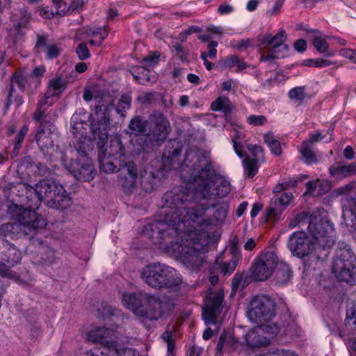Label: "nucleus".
<instances>
[{
    "label": "nucleus",
    "mask_w": 356,
    "mask_h": 356,
    "mask_svg": "<svg viewBox=\"0 0 356 356\" xmlns=\"http://www.w3.org/2000/svg\"><path fill=\"white\" fill-rule=\"evenodd\" d=\"M172 213H163V220L149 224L148 236L153 243L163 245L179 256L184 265L192 270H198L205 261L210 237L204 229L188 226L187 216L181 220L175 218Z\"/></svg>",
    "instance_id": "f257e3e1"
},
{
    "label": "nucleus",
    "mask_w": 356,
    "mask_h": 356,
    "mask_svg": "<svg viewBox=\"0 0 356 356\" xmlns=\"http://www.w3.org/2000/svg\"><path fill=\"white\" fill-rule=\"evenodd\" d=\"M191 199L192 196L184 191H168L162 198L161 213L175 211V218L178 220L187 216L186 224L191 228L200 229L204 225H217L226 218L229 209L227 202L218 200L214 204H196Z\"/></svg>",
    "instance_id": "f03ea898"
},
{
    "label": "nucleus",
    "mask_w": 356,
    "mask_h": 356,
    "mask_svg": "<svg viewBox=\"0 0 356 356\" xmlns=\"http://www.w3.org/2000/svg\"><path fill=\"white\" fill-rule=\"evenodd\" d=\"M184 165L197 172L193 179V184L195 193L202 198H222L230 193V184L217 177L209 153L187 152Z\"/></svg>",
    "instance_id": "7ed1b4c3"
},
{
    "label": "nucleus",
    "mask_w": 356,
    "mask_h": 356,
    "mask_svg": "<svg viewBox=\"0 0 356 356\" xmlns=\"http://www.w3.org/2000/svg\"><path fill=\"white\" fill-rule=\"evenodd\" d=\"M18 192L19 196H25L26 198H32L34 195L38 202L44 201L51 207L59 209H65L71 204V198L64 189L63 186L51 179H44L39 181L35 188L26 183H21L14 188Z\"/></svg>",
    "instance_id": "20e7f679"
},
{
    "label": "nucleus",
    "mask_w": 356,
    "mask_h": 356,
    "mask_svg": "<svg viewBox=\"0 0 356 356\" xmlns=\"http://www.w3.org/2000/svg\"><path fill=\"white\" fill-rule=\"evenodd\" d=\"M308 229L313 238L305 232H296L289 238L288 247L293 254L298 258H303L312 254L314 250L315 243L323 246L329 245L328 229H332V227L327 223L321 222L316 224L310 222Z\"/></svg>",
    "instance_id": "39448f33"
},
{
    "label": "nucleus",
    "mask_w": 356,
    "mask_h": 356,
    "mask_svg": "<svg viewBox=\"0 0 356 356\" xmlns=\"http://www.w3.org/2000/svg\"><path fill=\"white\" fill-rule=\"evenodd\" d=\"M141 277L149 286L175 290L182 282V279L176 270L161 263L146 266L141 272Z\"/></svg>",
    "instance_id": "423d86ee"
},
{
    "label": "nucleus",
    "mask_w": 356,
    "mask_h": 356,
    "mask_svg": "<svg viewBox=\"0 0 356 356\" xmlns=\"http://www.w3.org/2000/svg\"><path fill=\"white\" fill-rule=\"evenodd\" d=\"M356 258L348 245L337 251L332 263V273L339 282L352 283L356 277Z\"/></svg>",
    "instance_id": "0eeeda50"
},
{
    "label": "nucleus",
    "mask_w": 356,
    "mask_h": 356,
    "mask_svg": "<svg viewBox=\"0 0 356 356\" xmlns=\"http://www.w3.org/2000/svg\"><path fill=\"white\" fill-rule=\"evenodd\" d=\"M88 340L101 345L99 353L107 356H122L121 350L117 347L115 332L106 327H98L90 330L88 334ZM124 354H129L131 352L130 348L122 350Z\"/></svg>",
    "instance_id": "6e6552de"
},
{
    "label": "nucleus",
    "mask_w": 356,
    "mask_h": 356,
    "mask_svg": "<svg viewBox=\"0 0 356 356\" xmlns=\"http://www.w3.org/2000/svg\"><path fill=\"white\" fill-rule=\"evenodd\" d=\"M141 312H138V317L143 321H156L172 311L173 305L165 299L146 293Z\"/></svg>",
    "instance_id": "1a4fd4ad"
},
{
    "label": "nucleus",
    "mask_w": 356,
    "mask_h": 356,
    "mask_svg": "<svg viewBox=\"0 0 356 356\" xmlns=\"http://www.w3.org/2000/svg\"><path fill=\"white\" fill-rule=\"evenodd\" d=\"M286 38L284 30L280 31L275 35H266L263 39V44H266L265 50L261 54V61H268L273 59L284 58L287 55L289 49L284 44Z\"/></svg>",
    "instance_id": "9d476101"
},
{
    "label": "nucleus",
    "mask_w": 356,
    "mask_h": 356,
    "mask_svg": "<svg viewBox=\"0 0 356 356\" xmlns=\"http://www.w3.org/2000/svg\"><path fill=\"white\" fill-rule=\"evenodd\" d=\"M278 264V257L273 252H264L254 259L251 275L256 281H265L273 274Z\"/></svg>",
    "instance_id": "9b49d317"
},
{
    "label": "nucleus",
    "mask_w": 356,
    "mask_h": 356,
    "mask_svg": "<svg viewBox=\"0 0 356 356\" xmlns=\"http://www.w3.org/2000/svg\"><path fill=\"white\" fill-rule=\"evenodd\" d=\"M248 315L255 323L268 322L275 316V304L266 296H257L252 300Z\"/></svg>",
    "instance_id": "f8f14e48"
},
{
    "label": "nucleus",
    "mask_w": 356,
    "mask_h": 356,
    "mask_svg": "<svg viewBox=\"0 0 356 356\" xmlns=\"http://www.w3.org/2000/svg\"><path fill=\"white\" fill-rule=\"evenodd\" d=\"M71 124V133L74 136L73 145L79 154L85 156L92 149L91 138L86 135L85 126H88V124L80 120L78 114L75 113L72 118Z\"/></svg>",
    "instance_id": "ddd939ff"
},
{
    "label": "nucleus",
    "mask_w": 356,
    "mask_h": 356,
    "mask_svg": "<svg viewBox=\"0 0 356 356\" xmlns=\"http://www.w3.org/2000/svg\"><path fill=\"white\" fill-rule=\"evenodd\" d=\"M170 124L167 118L161 113H155L150 117L149 133L147 138L156 145H161L170 132Z\"/></svg>",
    "instance_id": "4468645a"
},
{
    "label": "nucleus",
    "mask_w": 356,
    "mask_h": 356,
    "mask_svg": "<svg viewBox=\"0 0 356 356\" xmlns=\"http://www.w3.org/2000/svg\"><path fill=\"white\" fill-rule=\"evenodd\" d=\"M118 181L124 193L129 195L136 188L138 170L136 163L131 161L119 163Z\"/></svg>",
    "instance_id": "2eb2a0df"
},
{
    "label": "nucleus",
    "mask_w": 356,
    "mask_h": 356,
    "mask_svg": "<svg viewBox=\"0 0 356 356\" xmlns=\"http://www.w3.org/2000/svg\"><path fill=\"white\" fill-rule=\"evenodd\" d=\"M15 220L21 227V233L24 235L34 234L38 228H43L47 221L32 209H19Z\"/></svg>",
    "instance_id": "dca6fc26"
},
{
    "label": "nucleus",
    "mask_w": 356,
    "mask_h": 356,
    "mask_svg": "<svg viewBox=\"0 0 356 356\" xmlns=\"http://www.w3.org/2000/svg\"><path fill=\"white\" fill-rule=\"evenodd\" d=\"M224 291L219 289L216 292H211L205 298L202 308V317L206 324H216L218 316L222 310Z\"/></svg>",
    "instance_id": "f3484780"
},
{
    "label": "nucleus",
    "mask_w": 356,
    "mask_h": 356,
    "mask_svg": "<svg viewBox=\"0 0 356 356\" xmlns=\"http://www.w3.org/2000/svg\"><path fill=\"white\" fill-rule=\"evenodd\" d=\"M21 259V252L15 245L5 241L0 254V275L9 276V268L18 264Z\"/></svg>",
    "instance_id": "a211bd4d"
},
{
    "label": "nucleus",
    "mask_w": 356,
    "mask_h": 356,
    "mask_svg": "<svg viewBox=\"0 0 356 356\" xmlns=\"http://www.w3.org/2000/svg\"><path fill=\"white\" fill-rule=\"evenodd\" d=\"M110 128L109 120L105 116L90 124L93 139L98 140L97 147L102 149L108 140V131Z\"/></svg>",
    "instance_id": "6ab92c4d"
},
{
    "label": "nucleus",
    "mask_w": 356,
    "mask_h": 356,
    "mask_svg": "<svg viewBox=\"0 0 356 356\" xmlns=\"http://www.w3.org/2000/svg\"><path fill=\"white\" fill-rule=\"evenodd\" d=\"M63 165L76 179L81 181H88L93 178L92 165L90 164L81 165L76 161H72L67 163L65 159H63Z\"/></svg>",
    "instance_id": "aec40b11"
},
{
    "label": "nucleus",
    "mask_w": 356,
    "mask_h": 356,
    "mask_svg": "<svg viewBox=\"0 0 356 356\" xmlns=\"http://www.w3.org/2000/svg\"><path fill=\"white\" fill-rule=\"evenodd\" d=\"M53 129L51 128L44 129L38 127L35 131V140L40 151L44 155H51L54 150V141L51 138Z\"/></svg>",
    "instance_id": "412c9836"
},
{
    "label": "nucleus",
    "mask_w": 356,
    "mask_h": 356,
    "mask_svg": "<svg viewBox=\"0 0 356 356\" xmlns=\"http://www.w3.org/2000/svg\"><path fill=\"white\" fill-rule=\"evenodd\" d=\"M330 177L343 179L356 175V163L335 162L329 168Z\"/></svg>",
    "instance_id": "4be33fe9"
},
{
    "label": "nucleus",
    "mask_w": 356,
    "mask_h": 356,
    "mask_svg": "<svg viewBox=\"0 0 356 356\" xmlns=\"http://www.w3.org/2000/svg\"><path fill=\"white\" fill-rule=\"evenodd\" d=\"M146 293H126L122 296V303L129 309L131 310L138 317V312H141L143 307L144 296Z\"/></svg>",
    "instance_id": "5701e85b"
},
{
    "label": "nucleus",
    "mask_w": 356,
    "mask_h": 356,
    "mask_svg": "<svg viewBox=\"0 0 356 356\" xmlns=\"http://www.w3.org/2000/svg\"><path fill=\"white\" fill-rule=\"evenodd\" d=\"M57 118L56 111L51 109L37 108L33 113V120L39 123L38 127L42 128L48 129L54 128V122Z\"/></svg>",
    "instance_id": "b1692460"
},
{
    "label": "nucleus",
    "mask_w": 356,
    "mask_h": 356,
    "mask_svg": "<svg viewBox=\"0 0 356 356\" xmlns=\"http://www.w3.org/2000/svg\"><path fill=\"white\" fill-rule=\"evenodd\" d=\"M264 329L256 327L250 330L245 335V341L250 348H259L270 343V339L263 337Z\"/></svg>",
    "instance_id": "393cba45"
},
{
    "label": "nucleus",
    "mask_w": 356,
    "mask_h": 356,
    "mask_svg": "<svg viewBox=\"0 0 356 356\" xmlns=\"http://www.w3.org/2000/svg\"><path fill=\"white\" fill-rule=\"evenodd\" d=\"M104 152H106V156L114 158V160L118 159V162L122 163V161H126L125 149L122 145V142L118 138L111 139L108 147L104 149Z\"/></svg>",
    "instance_id": "a878e982"
},
{
    "label": "nucleus",
    "mask_w": 356,
    "mask_h": 356,
    "mask_svg": "<svg viewBox=\"0 0 356 356\" xmlns=\"http://www.w3.org/2000/svg\"><path fill=\"white\" fill-rule=\"evenodd\" d=\"M132 75L134 79L142 85L152 84L157 80V74L154 71H150L143 67H136Z\"/></svg>",
    "instance_id": "bb28decb"
},
{
    "label": "nucleus",
    "mask_w": 356,
    "mask_h": 356,
    "mask_svg": "<svg viewBox=\"0 0 356 356\" xmlns=\"http://www.w3.org/2000/svg\"><path fill=\"white\" fill-rule=\"evenodd\" d=\"M11 83L12 85L8 95L9 98H10L12 96L13 84L17 85V87L22 91H24L26 89H29L31 87L32 85H33V82L29 79V76L25 75L21 70H17L14 73L11 79Z\"/></svg>",
    "instance_id": "cd10ccee"
},
{
    "label": "nucleus",
    "mask_w": 356,
    "mask_h": 356,
    "mask_svg": "<svg viewBox=\"0 0 356 356\" xmlns=\"http://www.w3.org/2000/svg\"><path fill=\"white\" fill-rule=\"evenodd\" d=\"M98 160L101 169L106 173L113 172L115 169L119 168L118 159L116 161L114 158L107 156L103 148L99 149Z\"/></svg>",
    "instance_id": "c85d7f7f"
},
{
    "label": "nucleus",
    "mask_w": 356,
    "mask_h": 356,
    "mask_svg": "<svg viewBox=\"0 0 356 356\" xmlns=\"http://www.w3.org/2000/svg\"><path fill=\"white\" fill-rule=\"evenodd\" d=\"M298 149L301 154L302 161L307 165L318 162V159L314 152L312 145L309 144V142L303 141Z\"/></svg>",
    "instance_id": "c756f323"
},
{
    "label": "nucleus",
    "mask_w": 356,
    "mask_h": 356,
    "mask_svg": "<svg viewBox=\"0 0 356 356\" xmlns=\"http://www.w3.org/2000/svg\"><path fill=\"white\" fill-rule=\"evenodd\" d=\"M67 81L62 77H56L49 81L47 95L59 96L66 88Z\"/></svg>",
    "instance_id": "7c9ffc66"
},
{
    "label": "nucleus",
    "mask_w": 356,
    "mask_h": 356,
    "mask_svg": "<svg viewBox=\"0 0 356 356\" xmlns=\"http://www.w3.org/2000/svg\"><path fill=\"white\" fill-rule=\"evenodd\" d=\"M108 29L106 26H104L103 28L97 29H82L77 31L76 33V40H81L83 38L82 35L83 33L87 34L89 36L92 37H98L99 40L102 42L104 40L105 38H107L108 34Z\"/></svg>",
    "instance_id": "2f4dec72"
},
{
    "label": "nucleus",
    "mask_w": 356,
    "mask_h": 356,
    "mask_svg": "<svg viewBox=\"0 0 356 356\" xmlns=\"http://www.w3.org/2000/svg\"><path fill=\"white\" fill-rule=\"evenodd\" d=\"M293 276V272L286 264H281L275 273V281L279 285L286 284Z\"/></svg>",
    "instance_id": "473e14b6"
},
{
    "label": "nucleus",
    "mask_w": 356,
    "mask_h": 356,
    "mask_svg": "<svg viewBox=\"0 0 356 356\" xmlns=\"http://www.w3.org/2000/svg\"><path fill=\"white\" fill-rule=\"evenodd\" d=\"M211 108L216 111L222 110L227 115L232 112L233 106L228 97L220 96L211 103Z\"/></svg>",
    "instance_id": "72a5a7b5"
},
{
    "label": "nucleus",
    "mask_w": 356,
    "mask_h": 356,
    "mask_svg": "<svg viewBox=\"0 0 356 356\" xmlns=\"http://www.w3.org/2000/svg\"><path fill=\"white\" fill-rule=\"evenodd\" d=\"M21 233V227L17 221L15 223L7 222L0 227V235L4 237L14 238Z\"/></svg>",
    "instance_id": "f704fd0d"
},
{
    "label": "nucleus",
    "mask_w": 356,
    "mask_h": 356,
    "mask_svg": "<svg viewBox=\"0 0 356 356\" xmlns=\"http://www.w3.org/2000/svg\"><path fill=\"white\" fill-rule=\"evenodd\" d=\"M259 162L250 159L249 156L245 157L243 161L245 174L248 178H252L257 175L259 170Z\"/></svg>",
    "instance_id": "c9c22d12"
},
{
    "label": "nucleus",
    "mask_w": 356,
    "mask_h": 356,
    "mask_svg": "<svg viewBox=\"0 0 356 356\" xmlns=\"http://www.w3.org/2000/svg\"><path fill=\"white\" fill-rule=\"evenodd\" d=\"M236 343L237 341L232 335L228 333H222L217 344L216 350L218 353H221L224 349L234 346Z\"/></svg>",
    "instance_id": "e433bc0d"
},
{
    "label": "nucleus",
    "mask_w": 356,
    "mask_h": 356,
    "mask_svg": "<svg viewBox=\"0 0 356 356\" xmlns=\"http://www.w3.org/2000/svg\"><path fill=\"white\" fill-rule=\"evenodd\" d=\"M264 142L268 145L271 152L275 155L279 156L282 154V147L279 140H277L273 133H268L264 136Z\"/></svg>",
    "instance_id": "4c0bfd02"
},
{
    "label": "nucleus",
    "mask_w": 356,
    "mask_h": 356,
    "mask_svg": "<svg viewBox=\"0 0 356 356\" xmlns=\"http://www.w3.org/2000/svg\"><path fill=\"white\" fill-rule=\"evenodd\" d=\"M147 127V121L143 120L140 116L134 117L130 122L129 128L136 134H144Z\"/></svg>",
    "instance_id": "58836bf2"
},
{
    "label": "nucleus",
    "mask_w": 356,
    "mask_h": 356,
    "mask_svg": "<svg viewBox=\"0 0 356 356\" xmlns=\"http://www.w3.org/2000/svg\"><path fill=\"white\" fill-rule=\"evenodd\" d=\"M247 149L250 153V159H254L255 161L261 163L265 161V156L264 149L257 145H248Z\"/></svg>",
    "instance_id": "ea45409f"
},
{
    "label": "nucleus",
    "mask_w": 356,
    "mask_h": 356,
    "mask_svg": "<svg viewBox=\"0 0 356 356\" xmlns=\"http://www.w3.org/2000/svg\"><path fill=\"white\" fill-rule=\"evenodd\" d=\"M29 131V127L27 125H24L17 133L14 140H13V145H14V151L18 152L22 146L23 141L24 140L25 136H26L27 133Z\"/></svg>",
    "instance_id": "a19ab883"
},
{
    "label": "nucleus",
    "mask_w": 356,
    "mask_h": 356,
    "mask_svg": "<svg viewBox=\"0 0 356 356\" xmlns=\"http://www.w3.org/2000/svg\"><path fill=\"white\" fill-rule=\"evenodd\" d=\"M45 67L43 65L35 67L31 72L29 79L33 82L34 88H38L40 84V79L44 75Z\"/></svg>",
    "instance_id": "79ce46f5"
},
{
    "label": "nucleus",
    "mask_w": 356,
    "mask_h": 356,
    "mask_svg": "<svg viewBox=\"0 0 356 356\" xmlns=\"http://www.w3.org/2000/svg\"><path fill=\"white\" fill-rule=\"evenodd\" d=\"M179 153L180 151L178 149H175L172 152L171 157L165 156L163 157V170L164 171L170 170L176 167L175 159L179 154Z\"/></svg>",
    "instance_id": "37998d69"
},
{
    "label": "nucleus",
    "mask_w": 356,
    "mask_h": 356,
    "mask_svg": "<svg viewBox=\"0 0 356 356\" xmlns=\"http://www.w3.org/2000/svg\"><path fill=\"white\" fill-rule=\"evenodd\" d=\"M289 97L296 102H302L307 97L305 88L303 86L296 87L289 92Z\"/></svg>",
    "instance_id": "c03bdc74"
},
{
    "label": "nucleus",
    "mask_w": 356,
    "mask_h": 356,
    "mask_svg": "<svg viewBox=\"0 0 356 356\" xmlns=\"http://www.w3.org/2000/svg\"><path fill=\"white\" fill-rule=\"evenodd\" d=\"M318 34L314 36L313 44L316 49L320 53H325L328 48V44L325 38H323L318 31H315Z\"/></svg>",
    "instance_id": "a18cd8bd"
},
{
    "label": "nucleus",
    "mask_w": 356,
    "mask_h": 356,
    "mask_svg": "<svg viewBox=\"0 0 356 356\" xmlns=\"http://www.w3.org/2000/svg\"><path fill=\"white\" fill-rule=\"evenodd\" d=\"M131 97L129 94H123L121 95L117 107L119 113L126 111L131 106Z\"/></svg>",
    "instance_id": "49530a36"
},
{
    "label": "nucleus",
    "mask_w": 356,
    "mask_h": 356,
    "mask_svg": "<svg viewBox=\"0 0 356 356\" xmlns=\"http://www.w3.org/2000/svg\"><path fill=\"white\" fill-rule=\"evenodd\" d=\"M238 63V57L236 55H231L226 58L219 60L218 64L224 69H231L236 66Z\"/></svg>",
    "instance_id": "de8ad7c7"
},
{
    "label": "nucleus",
    "mask_w": 356,
    "mask_h": 356,
    "mask_svg": "<svg viewBox=\"0 0 356 356\" xmlns=\"http://www.w3.org/2000/svg\"><path fill=\"white\" fill-rule=\"evenodd\" d=\"M293 196L291 192H285L282 193L279 197L275 195L273 201L275 203L278 202L282 206H287L292 200Z\"/></svg>",
    "instance_id": "09e8293b"
},
{
    "label": "nucleus",
    "mask_w": 356,
    "mask_h": 356,
    "mask_svg": "<svg viewBox=\"0 0 356 356\" xmlns=\"http://www.w3.org/2000/svg\"><path fill=\"white\" fill-rule=\"evenodd\" d=\"M76 53L80 60H86L90 56V51L86 42H81L78 45Z\"/></svg>",
    "instance_id": "8fccbe9b"
},
{
    "label": "nucleus",
    "mask_w": 356,
    "mask_h": 356,
    "mask_svg": "<svg viewBox=\"0 0 356 356\" xmlns=\"http://www.w3.org/2000/svg\"><path fill=\"white\" fill-rule=\"evenodd\" d=\"M172 51L175 56L181 61L184 62L187 60L188 53L186 50L181 46V44L179 43L174 44Z\"/></svg>",
    "instance_id": "3c124183"
},
{
    "label": "nucleus",
    "mask_w": 356,
    "mask_h": 356,
    "mask_svg": "<svg viewBox=\"0 0 356 356\" xmlns=\"http://www.w3.org/2000/svg\"><path fill=\"white\" fill-rule=\"evenodd\" d=\"M237 266V261L233 259L228 262H224L220 264L221 272L224 275H231Z\"/></svg>",
    "instance_id": "603ef678"
},
{
    "label": "nucleus",
    "mask_w": 356,
    "mask_h": 356,
    "mask_svg": "<svg viewBox=\"0 0 356 356\" xmlns=\"http://www.w3.org/2000/svg\"><path fill=\"white\" fill-rule=\"evenodd\" d=\"M317 192L316 196H321L329 192L331 188L330 183L326 180H320L317 179Z\"/></svg>",
    "instance_id": "864d4df0"
},
{
    "label": "nucleus",
    "mask_w": 356,
    "mask_h": 356,
    "mask_svg": "<svg viewBox=\"0 0 356 356\" xmlns=\"http://www.w3.org/2000/svg\"><path fill=\"white\" fill-rule=\"evenodd\" d=\"M282 214V210L276 207H269L267 209V218L268 220L275 222L278 220Z\"/></svg>",
    "instance_id": "5fc2aeb1"
},
{
    "label": "nucleus",
    "mask_w": 356,
    "mask_h": 356,
    "mask_svg": "<svg viewBox=\"0 0 356 356\" xmlns=\"http://www.w3.org/2000/svg\"><path fill=\"white\" fill-rule=\"evenodd\" d=\"M232 142L234 145V149L236 154L242 158L244 156V152L242 150L243 146L239 139V134L238 131H236L234 135L232 136Z\"/></svg>",
    "instance_id": "6e6d98bb"
},
{
    "label": "nucleus",
    "mask_w": 356,
    "mask_h": 356,
    "mask_svg": "<svg viewBox=\"0 0 356 356\" xmlns=\"http://www.w3.org/2000/svg\"><path fill=\"white\" fill-rule=\"evenodd\" d=\"M266 122H267V119L264 115H250L247 118V122L249 124L253 125V126L262 125L264 123H266Z\"/></svg>",
    "instance_id": "4d7b16f0"
},
{
    "label": "nucleus",
    "mask_w": 356,
    "mask_h": 356,
    "mask_svg": "<svg viewBox=\"0 0 356 356\" xmlns=\"http://www.w3.org/2000/svg\"><path fill=\"white\" fill-rule=\"evenodd\" d=\"M58 15H63L67 10V6L64 0H52Z\"/></svg>",
    "instance_id": "13d9d810"
},
{
    "label": "nucleus",
    "mask_w": 356,
    "mask_h": 356,
    "mask_svg": "<svg viewBox=\"0 0 356 356\" xmlns=\"http://www.w3.org/2000/svg\"><path fill=\"white\" fill-rule=\"evenodd\" d=\"M339 53L341 56L349 59L351 63L356 64V50L342 49Z\"/></svg>",
    "instance_id": "bf43d9fd"
},
{
    "label": "nucleus",
    "mask_w": 356,
    "mask_h": 356,
    "mask_svg": "<svg viewBox=\"0 0 356 356\" xmlns=\"http://www.w3.org/2000/svg\"><path fill=\"white\" fill-rule=\"evenodd\" d=\"M60 53V50L56 45L52 44L47 47L46 56L49 59H52L58 57Z\"/></svg>",
    "instance_id": "052dcab7"
},
{
    "label": "nucleus",
    "mask_w": 356,
    "mask_h": 356,
    "mask_svg": "<svg viewBox=\"0 0 356 356\" xmlns=\"http://www.w3.org/2000/svg\"><path fill=\"white\" fill-rule=\"evenodd\" d=\"M160 54L155 51L149 53L143 58V61L149 63V65H155L158 63Z\"/></svg>",
    "instance_id": "680f3d73"
},
{
    "label": "nucleus",
    "mask_w": 356,
    "mask_h": 356,
    "mask_svg": "<svg viewBox=\"0 0 356 356\" xmlns=\"http://www.w3.org/2000/svg\"><path fill=\"white\" fill-rule=\"evenodd\" d=\"M47 37L41 35H38L37 36V42L35 44V48L38 52L42 51L44 48L47 49Z\"/></svg>",
    "instance_id": "e2e57ef3"
},
{
    "label": "nucleus",
    "mask_w": 356,
    "mask_h": 356,
    "mask_svg": "<svg viewBox=\"0 0 356 356\" xmlns=\"http://www.w3.org/2000/svg\"><path fill=\"white\" fill-rule=\"evenodd\" d=\"M218 46V42L216 41H211L208 44L209 51L207 52L209 58L211 59H214L217 56V50L216 47Z\"/></svg>",
    "instance_id": "0e129e2a"
},
{
    "label": "nucleus",
    "mask_w": 356,
    "mask_h": 356,
    "mask_svg": "<svg viewBox=\"0 0 356 356\" xmlns=\"http://www.w3.org/2000/svg\"><path fill=\"white\" fill-rule=\"evenodd\" d=\"M53 97L54 96L47 95V90L46 92L44 93V96L40 98V99L39 100L38 105H37V108L47 109L45 108V106L47 104H51V102H49V99Z\"/></svg>",
    "instance_id": "69168bd1"
},
{
    "label": "nucleus",
    "mask_w": 356,
    "mask_h": 356,
    "mask_svg": "<svg viewBox=\"0 0 356 356\" xmlns=\"http://www.w3.org/2000/svg\"><path fill=\"white\" fill-rule=\"evenodd\" d=\"M317 179L315 181H310L307 183L306 188L307 191L305 193H309L312 194L314 196H316V192H317Z\"/></svg>",
    "instance_id": "338daca9"
},
{
    "label": "nucleus",
    "mask_w": 356,
    "mask_h": 356,
    "mask_svg": "<svg viewBox=\"0 0 356 356\" xmlns=\"http://www.w3.org/2000/svg\"><path fill=\"white\" fill-rule=\"evenodd\" d=\"M266 356H298L293 352L285 350H280L277 349L276 351L273 353H269Z\"/></svg>",
    "instance_id": "774afa93"
}]
</instances>
